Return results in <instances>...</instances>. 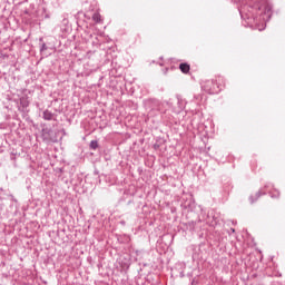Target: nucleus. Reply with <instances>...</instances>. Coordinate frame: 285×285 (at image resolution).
Segmentation results:
<instances>
[{"label": "nucleus", "instance_id": "20e7f679", "mask_svg": "<svg viewBox=\"0 0 285 285\" xmlns=\"http://www.w3.org/2000/svg\"><path fill=\"white\" fill-rule=\"evenodd\" d=\"M99 145L97 144V140H92L91 142H90V148H92V150H97V147H98Z\"/></svg>", "mask_w": 285, "mask_h": 285}, {"label": "nucleus", "instance_id": "39448f33", "mask_svg": "<svg viewBox=\"0 0 285 285\" xmlns=\"http://www.w3.org/2000/svg\"><path fill=\"white\" fill-rule=\"evenodd\" d=\"M268 0H261V3L264 6L267 3Z\"/></svg>", "mask_w": 285, "mask_h": 285}, {"label": "nucleus", "instance_id": "f257e3e1", "mask_svg": "<svg viewBox=\"0 0 285 285\" xmlns=\"http://www.w3.org/2000/svg\"><path fill=\"white\" fill-rule=\"evenodd\" d=\"M179 70L184 73V75H188V72H190V65L184 62L179 65Z\"/></svg>", "mask_w": 285, "mask_h": 285}, {"label": "nucleus", "instance_id": "f03ea898", "mask_svg": "<svg viewBox=\"0 0 285 285\" xmlns=\"http://www.w3.org/2000/svg\"><path fill=\"white\" fill-rule=\"evenodd\" d=\"M92 21L96 23H101V14H99V12L94 13Z\"/></svg>", "mask_w": 285, "mask_h": 285}, {"label": "nucleus", "instance_id": "7ed1b4c3", "mask_svg": "<svg viewBox=\"0 0 285 285\" xmlns=\"http://www.w3.org/2000/svg\"><path fill=\"white\" fill-rule=\"evenodd\" d=\"M43 119H46L47 121H50V119H52V112L50 111H45L43 112Z\"/></svg>", "mask_w": 285, "mask_h": 285}]
</instances>
